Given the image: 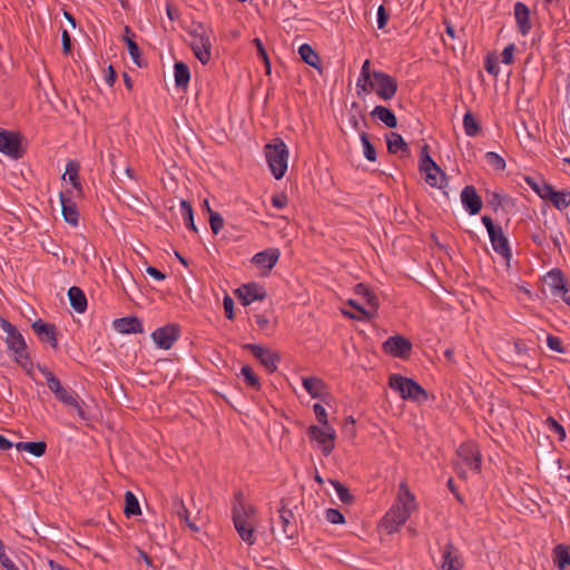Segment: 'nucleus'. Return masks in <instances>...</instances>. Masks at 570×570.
I'll list each match as a JSON object with an SVG mask.
<instances>
[{"label": "nucleus", "instance_id": "11", "mask_svg": "<svg viewBox=\"0 0 570 570\" xmlns=\"http://www.w3.org/2000/svg\"><path fill=\"white\" fill-rule=\"evenodd\" d=\"M180 327L177 324H167L163 327L155 330L151 337L155 344L163 348L169 350L174 343L179 338Z\"/></svg>", "mask_w": 570, "mask_h": 570}, {"label": "nucleus", "instance_id": "36", "mask_svg": "<svg viewBox=\"0 0 570 570\" xmlns=\"http://www.w3.org/2000/svg\"><path fill=\"white\" fill-rule=\"evenodd\" d=\"M173 509L180 520H184L187 527L193 531H198V527L189 520V512L181 498L175 497L173 499Z\"/></svg>", "mask_w": 570, "mask_h": 570}, {"label": "nucleus", "instance_id": "29", "mask_svg": "<svg viewBox=\"0 0 570 570\" xmlns=\"http://www.w3.org/2000/svg\"><path fill=\"white\" fill-rule=\"evenodd\" d=\"M68 297L71 307L76 312L83 313L87 309V297L80 287L71 286L68 291Z\"/></svg>", "mask_w": 570, "mask_h": 570}, {"label": "nucleus", "instance_id": "43", "mask_svg": "<svg viewBox=\"0 0 570 570\" xmlns=\"http://www.w3.org/2000/svg\"><path fill=\"white\" fill-rule=\"evenodd\" d=\"M38 368L46 377L47 385L53 395L63 389L60 380L48 367L38 365Z\"/></svg>", "mask_w": 570, "mask_h": 570}, {"label": "nucleus", "instance_id": "39", "mask_svg": "<svg viewBox=\"0 0 570 570\" xmlns=\"http://www.w3.org/2000/svg\"><path fill=\"white\" fill-rule=\"evenodd\" d=\"M18 451H27L35 456H42L46 453L47 444L43 441L38 442H19L16 444Z\"/></svg>", "mask_w": 570, "mask_h": 570}, {"label": "nucleus", "instance_id": "10", "mask_svg": "<svg viewBox=\"0 0 570 570\" xmlns=\"http://www.w3.org/2000/svg\"><path fill=\"white\" fill-rule=\"evenodd\" d=\"M243 347L244 350L249 351L269 373H274L277 370L278 363L281 361L278 353L258 344L248 343Z\"/></svg>", "mask_w": 570, "mask_h": 570}, {"label": "nucleus", "instance_id": "17", "mask_svg": "<svg viewBox=\"0 0 570 570\" xmlns=\"http://www.w3.org/2000/svg\"><path fill=\"white\" fill-rule=\"evenodd\" d=\"M112 327L121 334H137L144 332L142 323L136 316L116 318L112 322Z\"/></svg>", "mask_w": 570, "mask_h": 570}, {"label": "nucleus", "instance_id": "25", "mask_svg": "<svg viewBox=\"0 0 570 570\" xmlns=\"http://www.w3.org/2000/svg\"><path fill=\"white\" fill-rule=\"evenodd\" d=\"M552 560L558 570H567L570 567V544H557L552 550Z\"/></svg>", "mask_w": 570, "mask_h": 570}, {"label": "nucleus", "instance_id": "51", "mask_svg": "<svg viewBox=\"0 0 570 570\" xmlns=\"http://www.w3.org/2000/svg\"><path fill=\"white\" fill-rule=\"evenodd\" d=\"M68 177V180L72 184L76 189H81V184L78 178V165L73 161L67 164L65 177Z\"/></svg>", "mask_w": 570, "mask_h": 570}, {"label": "nucleus", "instance_id": "45", "mask_svg": "<svg viewBox=\"0 0 570 570\" xmlns=\"http://www.w3.org/2000/svg\"><path fill=\"white\" fill-rule=\"evenodd\" d=\"M484 159L485 163L497 171H503L507 167L504 158L494 151L485 153Z\"/></svg>", "mask_w": 570, "mask_h": 570}, {"label": "nucleus", "instance_id": "46", "mask_svg": "<svg viewBox=\"0 0 570 570\" xmlns=\"http://www.w3.org/2000/svg\"><path fill=\"white\" fill-rule=\"evenodd\" d=\"M330 483L333 485L337 497L344 504H351L354 501V497L350 493V490L337 480H330Z\"/></svg>", "mask_w": 570, "mask_h": 570}, {"label": "nucleus", "instance_id": "55", "mask_svg": "<svg viewBox=\"0 0 570 570\" xmlns=\"http://www.w3.org/2000/svg\"><path fill=\"white\" fill-rule=\"evenodd\" d=\"M505 199V196L500 191H490L487 190V204L488 206L492 207L494 210L498 209V207L502 206L503 200Z\"/></svg>", "mask_w": 570, "mask_h": 570}, {"label": "nucleus", "instance_id": "1", "mask_svg": "<svg viewBox=\"0 0 570 570\" xmlns=\"http://www.w3.org/2000/svg\"><path fill=\"white\" fill-rule=\"evenodd\" d=\"M0 328L6 333L3 341L13 361L20 365L29 376H32L33 364L28 352L23 335L8 320L0 315Z\"/></svg>", "mask_w": 570, "mask_h": 570}, {"label": "nucleus", "instance_id": "56", "mask_svg": "<svg viewBox=\"0 0 570 570\" xmlns=\"http://www.w3.org/2000/svg\"><path fill=\"white\" fill-rule=\"evenodd\" d=\"M546 425L550 431L558 434L559 440L563 441L566 439V430L552 416H548L546 420Z\"/></svg>", "mask_w": 570, "mask_h": 570}, {"label": "nucleus", "instance_id": "6", "mask_svg": "<svg viewBox=\"0 0 570 570\" xmlns=\"http://www.w3.org/2000/svg\"><path fill=\"white\" fill-rule=\"evenodd\" d=\"M481 220L488 230L493 250L509 261L511 258V249L502 227L500 225H495L492 218L487 215L482 216Z\"/></svg>", "mask_w": 570, "mask_h": 570}, {"label": "nucleus", "instance_id": "35", "mask_svg": "<svg viewBox=\"0 0 570 570\" xmlns=\"http://www.w3.org/2000/svg\"><path fill=\"white\" fill-rule=\"evenodd\" d=\"M298 53L305 63L321 71L320 56L308 43L302 45L298 48Z\"/></svg>", "mask_w": 570, "mask_h": 570}, {"label": "nucleus", "instance_id": "38", "mask_svg": "<svg viewBox=\"0 0 570 570\" xmlns=\"http://www.w3.org/2000/svg\"><path fill=\"white\" fill-rule=\"evenodd\" d=\"M371 61L366 59L361 69V76L356 82L357 94L361 91L368 92L367 85L373 80V71L370 69Z\"/></svg>", "mask_w": 570, "mask_h": 570}, {"label": "nucleus", "instance_id": "33", "mask_svg": "<svg viewBox=\"0 0 570 570\" xmlns=\"http://www.w3.org/2000/svg\"><path fill=\"white\" fill-rule=\"evenodd\" d=\"M443 563L441 570H460V563L458 560V549L451 543L446 544L443 550Z\"/></svg>", "mask_w": 570, "mask_h": 570}, {"label": "nucleus", "instance_id": "7", "mask_svg": "<svg viewBox=\"0 0 570 570\" xmlns=\"http://www.w3.org/2000/svg\"><path fill=\"white\" fill-rule=\"evenodd\" d=\"M368 91L374 90L383 100H391L397 91V81L383 71H373V80L367 85Z\"/></svg>", "mask_w": 570, "mask_h": 570}, {"label": "nucleus", "instance_id": "62", "mask_svg": "<svg viewBox=\"0 0 570 570\" xmlns=\"http://www.w3.org/2000/svg\"><path fill=\"white\" fill-rule=\"evenodd\" d=\"M223 305H224L226 317L228 320H233L234 316H235L234 315V301H233V298L229 295H225L224 301H223Z\"/></svg>", "mask_w": 570, "mask_h": 570}, {"label": "nucleus", "instance_id": "2", "mask_svg": "<svg viewBox=\"0 0 570 570\" xmlns=\"http://www.w3.org/2000/svg\"><path fill=\"white\" fill-rule=\"evenodd\" d=\"M232 518L242 540L252 546L256 541L254 531L255 509L244 502L243 492L236 491L233 499Z\"/></svg>", "mask_w": 570, "mask_h": 570}, {"label": "nucleus", "instance_id": "64", "mask_svg": "<svg viewBox=\"0 0 570 570\" xmlns=\"http://www.w3.org/2000/svg\"><path fill=\"white\" fill-rule=\"evenodd\" d=\"M389 21V13L384 6H380L377 9V28L383 29Z\"/></svg>", "mask_w": 570, "mask_h": 570}, {"label": "nucleus", "instance_id": "14", "mask_svg": "<svg viewBox=\"0 0 570 570\" xmlns=\"http://www.w3.org/2000/svg\"><path fill=\"white\" fill-rule=\"evenodd\" d=\"M235 294L245 306L252 304L255 301H263L267 296L264 287L256 283L242 285L236 289Z\"/></svg>", "mask_w": 570, "mask_h": 570}, {"label": "nucleus", "instance_id": "21", "mask_svg": "<svg viewBox=\"0 0 570 570\" xmlns=\"http://www.w3.org/2000/svg\"><path fill=\"white\" fill-rule=\"evenodd\" d=\"M279 258V250L277 248H269L255 254L252 258L253 264L259 267L272 269Z\"/></svg>", "mask_w": 570, "mask_h": 570}, {"label": "nucleus", "instance_id": "20", "mask_svg": "<svg viewBox=\"0 0 570 570\" xmlns=\"http://www.w3.org/2000/svg\"><path fill=\"white\" fill-rule=\"evenodd\" d=\"M543 190L546 191L544 200H550L557 209L563 210L570 206V191H568V190L557 191V190H554L553 187H544Z\"/></svg>", "mask_w": 570, "mask_h": 570}, {"label": "nucleus", "instance_id": "41", "mask_svg": "<svg viewBox=\"0 0 570 570\" xmlns=\"http://www.w3.org/2000/svg\"><path fill=\"white\" fill-rule=\"evenodd\" d=\"M125 514L127 518L139 515L141 513L139 502L135 494L127 491L125 494Z\"/></svg>", "mask_w": 570, "mask_h": 570}, {"label": "nucleus", "instance_id": "48", "mask_svg": "<svg viewBox=\"0 0 570 570\" xmlns=\"http://www.w3.org/2000/svg\"><path fill=\"white\" fill-rule=\"evenodd\" d=\"M348 304L357 311V314H353V312H348V311H343V314L345 316H347L352 320H357V321L372 318V313L370 311H366L361 305H357L354 301H350Z\"/></svg>", "mask_w": 570, "mask_h": 570}, {"label": "nucleus", "instance_id": "27", "mask_svg": "<svg viewBox=\"0 0 570 570\" xmlns=\"http://www.w3.org/2000/svg\"><path fill=\"white\" fill-rule=\"evenodd\" d=\"M464 132L469 137H479L483 132L482 122L479 117L470 110H465L464 115Z\"/></svg>", "mask_w": 570, "mask_h": 570}, {"label": "nucleus", "instance_id": "57", "mask_svg": "<svg viewBox=\"0 0 570 570\" xmlns=\"http://www.w3.org/2000/svg\"><path fill=\"white\" fill-rule=\"evenodd\" d=\"M0 564L6 570H19L14 562L7 556L4 542L0 543Z\"/></svg>", "mask_w": 570, "mask_h": 570}, {"label": "nucleus", "instance_id": "28", "mask_svg": "<svg viewBox=\"0 0 570 570\" xmlns=\"http://www.w3.org/2000/svg\"><path fill=\"white\" fill-rule=\"evenodd\" d=\"M55 397L65 405L75 407L78 412V415L82 419L85 417V412L77 400L76 393L71 389H61L58 393L55 394Z\"/></svg>", "mask_w": 570, "mask_h": 570}, {"label": "nucleus", "instance_id": "31", "mask_svg": "<svg viewBox=\"0 0 570 570\" xmlns=\"http://www.w3.org/2000/svg\"><path fill=\"white\" fill-rule=\"evenodd\" d=\"M371 116L382 121L389 128H395L397 126L396 116L387 107L376 106L372 110Z\"/></svg>", "mask_w": 570, "mask_h": 570}, {"label": "nucleus", "instance_id": "26", "mask_svg": "<svg viewBox=\"0 0 570 570\" xmlns=\"http://www.w3.org/2000/svg\"><path fill=\"white\" fill-rule=\"evenodd\" d=\"M465 465H469L472 471H481L482 456L480 450L471 442H465Z\"/></svg>", "mask_w": 570, "mask_h": 570}, {"label": "nucleus", "instance_id": "4", "mask_svg": "<svg viewBox=\"0 0 570 570\" xmlns=\"http://www.w3.org/2000/svg\"><path fill=\"white\" fill-rule=\"evenodd\" d=\"M264 154L267 165L275 179L285 176L288 163V148L283 139L275 138L264 147Z\"/></svg>", "mask_w": 570, "mask_h": 570}, {"label": "nucleus", "instance_id": "54", "mask_svg": "<svg viewBox=\"0 0 570 570\" xmlns=\"http://www.w3.org/2000/svg\"><path fill=\"white\" fill-rule=\"evenodd\" d=\"M527 184L535 191L542 199H546L544 187H552L550 184L546 183L543 179H534L531 177L525 178Z\"/></svg>", "mask_w": 570, "mask_h": 570}, {"label": "nucleus", "instance_id": "3", "mask_svg": "<svg viewBox=\"0 0 570 570\" xmlns=\"http://www.w3.org/2000/svg\"><path fill=\"white\" fill-rule=\"evenodd\" d=\"M190 40L189 47L202 65H207L212 60V49L215 41L214 31L200 22H194L187 31Z\"/></svg>", "mask_w": 570, "mask_h": 570}, {"label": "nucleus", "instance_id": "5", "mask_svg": "<svg viewBox=\"0 0 570 570\" xmlns=\"http://www.w3.org/2000/svg\"><path fill=\"white\" fill-rule=\"evenodd\" d=\"M419 168L426 184L431 187L442 188L445 175L431 158L429 154V146L426 144L421 148Z\"/></svg>", "mask_w": 570, "mask_h": 570}, {"label": "nucleus", "instance_id": "16", "mask_svg": "<svg viewBox=\"0 0 570 570\" xmlns=\"http://www.w3.org/2000/svg\"><path fill=\"white\" fill-rule=\"evenodd\" d=\"M544 279L553 295H560L562 298L564 293L567 294L569 292L564 275L560 268H553L548 272Z\"/></svg>", "mask_w": 570, "mask_h": 570}, {"label": "nucleus", "instance_id": "32", "mask_svg": "<svg viewBox=\"0 0 570 570\" xmlns=\"http://www.w3.org/2000/svg\"><path fill=\"white\" fill-rule=\"evenodd\" d=\"M403 399L420 402L425 401L428 399V394L419 383L412 379H407Z\"/></svg>", "mask_w": 570, "mask_h": 570}, {"label": "nucleus", "instance_id": "58", "mask_svg": "<svg viewBox=\"0 0 570 570\" xmlns=\"http://www.w3.org/2000/svg\"><path fill=\"white\" fill-rule=\"evenodd\" d=\"M326 520L333 524H341L345 522L344 515L336 509H327L325 511Z\"/></svg>", "mask_w": 570, "mask_h": 570}, {"label": "nucleus", "instance_id": "47", "mask_svg": "<svg viewBox=\"0 0 570 570\" xmlns=\"http://www.w3.org/2000/svg\"><path fill=\"white\" fill-rule=\"evenodd\" d=\"M409 377L402 376L400 374H392L389 379V385L392 390L400 393L403 399L405 386Z\"/></svg>", "mask_w": 570, "mask_h": 570}, {"label": "nucleus", "instance_id": "49", "mask_svg": "<svg viewBox=\"0 0 570 570\" xmlns=\"http://www.w3.org/2000/svg\"><path fill=\"white\" fill-rule=\"evenodd\" d=\"M357 288L364 289V298L368 305V309L372 313V317L376 314L379 308V299L377 297L364 285L357 284Z\"/></svg>", "mask_w": 570, "mask_h": 570}, {"label": "nucleus", "instance_id": "53", "mask_svg": "<svg viewBox=\"0 0 570 570\" xmlns=\"http://www.w3.org/2000/svg\"><path fill=\"white\" fill-rule=\"evenodd\" d=\"M208 214L210 229L215 235H217L224 227V218L219 213L214 212L212 209H208Z\"/></svg>", "mask_w": 570, "mask_h": 570}, {"label": "nucleus", "instance_id": "12", "mask_svg": "<svg viewBox=\"0 0 570 570\" xmlns=\"http://www.w3.org/2000/svg\"><path fill=\"white\" fill-rule=\"evenodd\" d=\"M382 348L394 357L407 358L412 351V343L404 336L394 335L383 343Z\"/></svg>", "mask_w": 570, "mask_h": 570}, {"label": "nucleus", "instance_id": "60", "mask_svg": "<svg viewBox=\"0 0 570 570\" xmlns=\"http://www.w3.org/2000/svg\"><path fill=\"white\" fill-rule=\"evenodd\" d=\"M313 410H314L317 421L322 425H328L327 413H326L325 407L323 405H321L320 403H315L313 405Z\"/></svg>", "mask_w": 570, "mask_h": 570}, {"label": "nucleus", "instance_id": "61", "mask_svg": "<svg viewBox=\"0 0 570 570\" xmlns=\"http://www.w3.org/2000/svg\"><path fill=\"white\" fill-rule=\"evenodd\" d=\"M515 50V46L513 43L507 46L501 53V61L505 65H511L513 62V52Z\"/></svg>", "mask_w": 570, "mask_h": 570}, {"label": "nucleus", "instance_id": "23", "mask_svg": "<svg viewBox=\"0 0 570 570\" xmlns=\"http://www.w3.org/2000/svg\"><path fill=\"white\" fill-rule=\"evenodd\" d=\"M483 207L482 198L472 185H465V212L471 216L478 215Z\"/></svg>", "mask_w": 570, "mask_h": 570}, {"label": "nucleus", "instance_id": "50", "mask_svg": "<svg viewBox=\"0 0 570 570\" xmlns=\"http://www.w3.org/2000/svg\"><path fill=\"white\" fill-rule=\"evenodd\" d=\"M361 142L363 146L364 157L370 161L376 160V150L372 142L370 141L368 135L366 132L361 134Z\"/></svg>", "mask_w": 570, "mask_h": 570}, {"label": "nucleus", "instance_id": "44", "mask_svg": "<svg viewBox=\"0 0 570 570\" xmlns=\"http://www.w3.org/2000/svg\"><path fill=\"white\" fill-rule=\"evenodd\" d=\"M240 375L244 377L245 383L254 389L255 391H259L262 387L259 377L256 375L254 370L249 365H244L240 368Z\"/></svg>", "mask_w": 570, "mask_h": 570}, {"label": "nucleus", "instance_id": "19", "mask_svg": "<svg viewBox=\"0 0 570 570\" xmlns=\"http://www.w3.org/2000/svg\"><path fill=\"white\" fill-rule=\"evenodd\" d=\"M303 386L313 399L325 401L328 396L326 384L318 377H303Z\"/></svg>", "mask_w": 570, "mask_h": 570}, {"label": "nucleus", "instance_id": "52", "mask_svg": "<svg viewBox=\"0 0 570 570\" xmlns=\"http://www.w3.org/2000/svg\"><path fill=\"white\" fill-rule=\"evenodd\" d=\"M127 48H128V52H129L134 63L137 67H142L146 65V62L144 61V59L141 57L140 49L135 40H128Z\"/></svg>", "mask_w": 570, "mask_h": 570}, {"label": "nucleus", "instance_id": "34", "mask_svg": "<svg viewBox=\"0 0 570 570\" xmlns=\"http://www.w3.org/2000/svg\"><path fill=\"white\" fill-rule=\"evenodd\" d=\"M175 85L177 88H186L190 80L189 67L183 61L174 65Z\"/></svg>", "mask_w": 570, "mask_h": 570}, {"label": "nucleus", "instance_id": "24", "mask_svg": "<svg viewBox=\"0 0 570 570\" xmlns=\"http://www.w3.org/2000/svg\"><path fill=\"white\" fill-rule=\"evenodd\" d=\"M386 145L390 154H401V157L410 156V148L403 137L394 131L386 135Z\"/></svg>", "mask_w": 570, "mask_h": 570}, {"label": "nucleus", "instance_id": "63", "mask_svg": "<svg viewBox=\"0 0 570 570\" xmlns=\"http://www.w3.org/2000/svg\"><path fill=\"white\" fill-rule=\"evenodd\" d=\"M484 68L491 75H498L499 73L498 59L488 56L485 59V62H484Z\"/></svg>", "mask_w": 570, "mask_h": 570}, {"label": "nucleus", "instance_id": "13", "mask_svg": "<svg viewBox=\"0 0 570 570\" xmlns=\"http://www.w3.org/2000/svg\"><path fill=\"white\" fill-rule=\"evenodd\" d=\"M277 524L281 527L279 535L284 539H293L297 534V522L292 510L282 505L278 510Z\"/></svg>", "mask_w": 570, "mask_h": 570}, {"label": "nucleus", "instance_id": "59", "mask_svg": "<svg viewBox=\"0 0 570 570\" xmlns=\"http://www.w3.org/2000/svg\"><path fill=\"white\" fill-rule=\"evenodd\" d=\"M547 345L549 346L550 350H552L554 352L566 353L562 342H561L560 337H558V336L549 334L547 336Z\"/></svg>", "mask_w": 570, "mask_h": 570}, {"label": "nucleus", "instance_id": "18", "mask_svg": "<svg viewBox=\"0 0 570 570\" xmlns=\"http://www.w3.org/2000/svg\"><path fill=\"white\" fill-rule=\"evenodd\" d=\"M514 18L517 21L519 32L522 36H527L532 28V24L530 22V10L521 1H517L514 3Z\"/></svg>", "mask_w": 570, "mask_h": 570}, {"label": "nucleus", "instance_id": "9", "mask_svg": "<svg viewBox=\"0 0 570 570\" xmlns=\"http://www.w3.org/2000/svg\"><path fill=\"white\" fill-rule=\"evenodd\" d=\"M21 139L19 132L0 130V153L13 159L22 158L24 148L22 147Z\"/></svg>", "mask_w": 570, "mask_h": 570}, {"label": "nucleus", "instance_id": "8", "mask_svg": "<svg viewBox=\"0 0 570 570\" xmlns=\"http://www.w3.org/2000/svg\"><path fill=\"white\" fill-rule=\"evenodd\" d=\"M307 434L320 444L325 456L332 453L335 446L336 432L330 424L322 426L311 425L307 429Z\"/></svg>", "mask_w": 570, "mask_h": 570}, {"label": "nucleus", "instance_id": "15", "mask_svg": "<svg viewBox=\"0 0 570 570\" xmlns=\"http://www.w3.org/2000/svg\"><path fill=\"white\" fill-rule=\"evenodd\" d=\"M33 332L42 343H48L52 348H58V340L55 324L43 323L38 320L31 325Z\"/></svg>", "mask_w": 570, "mask_h": 570}, {"label": "nucleus", "instance_id": "22", "mask_svg": "<svg viewBox=\"0 0 570 570\" xmlns=\"http://www.w3.org/2000/svg\"><path fill=\"white\" fill-rule=\"evenodd\" d=\"M412 512L404 509L400 504H394L385 515L386 522L392 523L390 532L404 524Z\"/></svg>", "mask_w": 570, "mask_h": 570}, {"label": "nucleus", "instance_id": "37", "mask_svg": "<svg viewBox=\"0 0 570 570\" xmlns=\"http://www.w3.org/2000/svg\"><path fill=\"white\" fill-rule=\"evenodd\" d=\"M395 504H400L410 512H412L415 509L414 495L412 494V492L410 491L405 483H401L400 485L397 502Z\"/></svg>", "mask_w": 570, "mask_h": 570}, {"label": "nucleus", "instance_id": "40", "mask_svg": "<svg viewBox=\"0 0 570 570\" xmlns=\"http://www.w3.org/2000/svg\"><path fill=\"white\" fill-rule=\"evenodd\" d=\"M180 214H181L183 220L185 223V226L188 229L193 230L194 233H198V229L194 222L193 207L189 202H187V200L180 202Z\"/></svg>", "mask_w": 570, "mask_h": 570}, {"label": "nucleus", "instance_id": "30", "mask_svg": "<svg viewBox=\"0 0 570 570\" xmlns=\"http://www.w3.org/2000/svg\"><path fill=\"white\" fill-rule=\"evenodd\" d=\"M60 202L65 220L72 226H77L79 222V213L76 204L69 198H66L62 194H60Z\"/></svg>", "mask_w": 570, "mask_h": 570}, {"label": "nucleus", "instance_id": "42", "mask_svg": "<svg viewBox=\"0 0 570 570\" xmlns=\"http://www.w3.org/2000/svg\"><path fill=\"white\" fill-rule=\"evenodd\" d=\"M38 368L46 377L47 385L53 395L63 389L60 380L48 367L38 365Z\"/></svg>", "mask_w": 570, "mask_h": 570}]
</instances>
